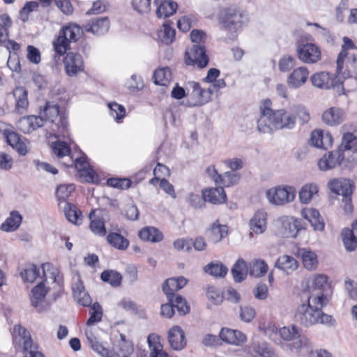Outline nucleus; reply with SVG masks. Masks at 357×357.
<instances>
[{
    "label": "nucleus",
    "instance_id": "f257e3e1",
    "mask_svg": "<svg viewBox=\"0 0 357 357\" xmlns=\"http://www.w3.org/2000/svg\"><path fill=\"white\" fill-rule=\"evenodd\" d=\"M296 124V117L292 108L273 110L272 102L266 99L260 105V116L257 120V130L263 133H273L280 129H292Z\"/></svg>",
    "mask_w": 357,
    "mask_h": 357
},
{
    "label": "nucleus",
    "instance_id": "f03ea898",
    "mask_svg": "<svg viewBox=\"0 0 357 357\" xmlns=\"http://www.w3.org/2000/svg\"><path fill=\"white\" fill-rule=\"evenodd\" d=\"M43 280L31 290V303L37 311L43 310V303L47 291L52 289L56 293L61 291L63 286V277L60 275L57 268L51 264H44L41 266Z\"/></svg>",
    "mask_w": 357,
    "mask_h": 357
},
{
    "label": "nucleus",
    "instance_id": "7ed1b4c3",
    "mask_svg": "<svg viewBox=\"0 0 357 357\" xmlns=\"http://www.w3.org/2000/svg\"><path fill=\"white\" fill-rule=\"evenodd\" d=\"M328 303V299L325 295L307 296L306 303H302L296 309V321L305 326L318 324L321 310Z\"/></svg>",
    "mask_w": 357,
    "mask_h": 357
},
{
    "label": "nucleus",
    "instance_id": "20e7f679",
    "mask_svg": "<svg viewBox=\"0 0 357 357\" xmlns=\"http://www.w3.org/2000/svg\"><path fill=\"white\" fill-rule=\"evenodd\" d=\"M242 17V11L236 6L224 8L219 11L218 23L220 28L227 32L229 39L234 40L236 38Z\"/></svg>",
    "mask_w": 357,
    "mask_h": 357
},
{
    "label": "nucleus",
    "instance_id": "39448f33",
    "mask_svg": "<svg viewBox=\"0 0 357 357\" xmlns=\"http://www.w3.org/2000/svg\"><path fill=\"white\" fill-rule=\"evenodd\" d=\"M296 190L291 185H278L266 190L268 202L275 206H284L292 202L296 197Z\"/></svg>",
    "mask_w": 357,
    "mask_h": 357
},
{
    "label": "nucleus",
    "instance_id": "423d86ee",
    "mask_svg": "<svg viewBox=\"0 0 357 357\" xmlns=\"http://www.w3.org/2000/svg\"><path fill=\"white\" fill-rule=\"evenodd\" d=\"M330 190L337 195L342 196V202L344 204L346 213H351L353 209L351 204L352 185L349 179L335 178L329 181Z\"/></svg>",
    "mask_w": 357,
    "mask_h": 357
},
{
    "label": "nucleus",
    "instance_id": "0eeeda50",
    "mask_svg": "<svg viewBox=\"0 0 357 357\" xmlns=\"http://www.w3.org/2000/svg\"><path fill=\"white\" fill-rule=\"evenodd\" d=\"M208 61L205 47L201 44H195L185 51V62L187 65L203 68L208 65Z\"/></svg>",
    "mask_w": 357,
    "mask_h": 357
},
{
    "label": "nucleus",
    "instance_id": "6e6552de",
    "mask_svg": "<svg viewBox=\"0 0 357 357\" xmlns=\"http://www.w3.org/2000/svg\"><path fill=\"white\" fill-rule=\"evenodd\" d=\"M280 224V232L283 237L294 238L298 232L303 228L300 219L291 216H282L278 219Z\"/></svg>",
    "mask_w": 357,
    "mask_h": 357
},
{
    "label": "nucleus",
    "instance_id": "1a4fd4ad",
    "mask_svg": "<svg viewBox=\"0 0 357 357\" xmlns=\"http://www.w3.org/2000/svg\"><path fill=\"white\" fill-rule=\"evenodd\" d=\"M298 58L305 63H315L321 58L320 48L313 43L301 44L297 46Z\"/></svg>",
    "mask_w": 357,
    "mask_h": 357
},
{
    "label": "nucleus",
    "instance_id": "9d476101",
    "mask_svg": "<svg viewBox=\"0 0 357 357\" xmlns=\"http://www.w3.org/2000/svg\"><path fill=\"white\" fill-rule=\"evenodd\" d=\"M327 276L323 274L314 275L307 278L303 285V292L307 296L324 294V287L327 284Z\"/></svg>",
    "mask_w": 357,
    "mask_h": 357
},
{
    "label": "nucleus",
    "instance_id": "9b49d317",
    "mask_svg": "<svg viewBox=\"0 0 357 357\" xmlns=\"http://www.w3.org/2000/svg\"><path fill=\"white\" fill-rule=\"evenodd\" d=\"M63 64L66 74L70 77L77 75L84 69L82 56L78 53H67L63 59Z\"/></svg>",
    "mask_w": 357,
    "mask_h": 357
},
{
    "label": "nucleus",
    "instance_id": "f8f14e48",
    "mask_svg": "<svg viewBox=\"0 0 357 357\" xmlns=\"http://www.w3.org/2000/svg\"><path fill=\"white\" fill-rule=\"evenodd\" d=\"M343 160L342 150L337 149L323 155L318 162V166L320 170L327 171L335 168L337 165L342 166Z\"/></svg>",
    "mask_w": 357,
    "mask_h": 357
},
{
    "label": "nucleus",
    "instance_id": "ddd939ff",
    "mask_svg": "<svg viewBox=\"0 0 357 357\" xmlns=\"http://www.w3.org/2000/svg\"><path fill=\"white\" fill-rule=\"evenodd\" d=\"M13 339V344L17 349L29 351L32 348V340L29 332L20 325L15 326Z\"/></svg>",
    "mask_w": 357,
    "mask_h": 357
},
{
    "label": "nucleus",
    "instance_id": "4468645a",
    "mask_svg": "<svg viewBox=\"0 0 357 357\" xmlns=\"http://www.w3.org/2000/svg\"><path fill=\"white\" fill-rule=\"evenodd\" d=\"M86 336L90 347L101 357H120L113 348L109 349L102 342H99L91 330L86 331Z\"/></svg>",
    "mask_w": 357,
    "mask_h": 357
},
{
    "label": "nucleus",
    "instance_id": "2eb2a0df",
    "mask_svg": "<svg viewBox=\"0 0 357 357\" xmlns=\"http://www.w3.org/2000/svg\"><path fill=\"white\" fill-rule=\"evenodd\" d=\"M310 80L314 86L321 89H330L336 84V77L334 75L326 71L313 74Z\"/></svg>",
    "mask_w": 357,
    "mask_h": 357
},
{
    "label": "nucleus",
    "instance_id": "dca6fc26",
    "mask_svg": "<svg viewBox=\"0 0 357 357\" xmlns=\"http://www.w3.org/2000/svg\"><path fill=\"white\" fill-rule=\"evenodd\" d=\"M187 282L188 280L183 276L166 280L162 284V290L170 303H172L175 293L182 289Z\"/></svg>",
    "mask_w": 357,
    "mask_h": 357
},
{
    "label": "nucleus",
    "instance_id": "f3484780",
    "mask_svg": "<svg viewBox=\"0 0 357 357\" xmlns=\"http://www.w3.org/2000/svg\"><path fill=\"white\" fill-rule=\"evenodd\" d=\"M188 85L192 89L190 96L193 100L192 106H202L210 102V92L205 91L198 82H190Z\"/></svg>",
    "mask_w": 357,
    "mask_h": 357
},
{
    "label": "nucleus",
    "instance_id": "a211bd4d",
    "mask_svg": "<svg viewBox=\"0 0 357 357\" xmlns=\"http://www.w3.org/2000/svg\"><path fill=\"white\" fill-rule=\"evenodd\" d=\"M13 96L15 100L13 112L18 114L25 113L29 104L27 90L23 86L16 87L13 91Z\"/></svg>",
    "mask_w": 357,
    "mask_h": 357
},
{
    "label": "nucleus",
    "instance_id": "6ab92c4d",
    "mask_svg": "<svg viewBox=\"0 0 357 357\" xmlns=\"http://www.w3.org/2000/svg\"><path fill=\"white\" fill-rule=\"evenodd\" d=\"M346 118L345 112L339 107H331L322 114L323 122L330 126H335L342 123Z\"/></svg>",
    "mask_w": 357,
    "mask_h": 357
},
{
    "label": "nucleus",
    "instance_id": "aec40b11",
    "mask_svg": "<svg viewBox=\"0 0 357 357\" xmlns=\"http://www.w3.org/2000/svg\"><path fill=\"white\" fill-rule=\"evenodd\" d=\"M70 161L71 164L68 165H74L79 172L80 176L82 177L85 181L88 183H93L94 181L96 174L90 167L85 157L77 158L75 161L71 159Z\"/></svg>",
    "mask_w": 357,
    "mask_h": 357
},
{
    "label": "nucleus",
    "instance_id": "412c9836",
    "mask_svg": "<svg viewBox=\"0 0 357 357\" xmlns=\"http://www.w3.org/2000/svg\"><path fill=\"white\" fill-rule=\"evenodd\" d=\"M309 71L305 66L295 68L288 76L287 82L289 87L297 89L303 85L307 80Z\"/></svg>",
    "mask_w": 357,
    "mask_h": 357
},
{
    "label": "nucleus",
    "instance_id": "4be33fe9",
    "mask_svg": "<svg viewBox=\"0 0 357 357\" xmlns=\"http://www.w3.org/2000/svg\"><path fill=\"white\" fill-rule=\"evenodd\" d=\"M44 119L42 116H26L20 119L17 122V128L24 133H30L36 129L42 127Z\"/></svg>",
    "mask_w": 357,
    "mask_h": 357
},
{
    "label": "nucleus",
    "instance_id": "5701e85b",
    "mask_svg": "<svg viewBox=\"0 0 357 357\" xmlns=\"http://www.w3.org/2000/svg\"><path fill=\"white\" fill-rule=\"evenodd\" d=\"M310 143L317 148L327 149L332 145L333 137L328 132L315 130L310 135Z\"/></svg>",
    "mask_w": 357,
    "mask_h": 357
},
{
    "label": "nucleus",
    "instance_id": "b1692460",
    "mask_svg": "<svg viewBox=\"0 0 357 357\" xmlns=\"http://www.w3.org/2000/svg\"><path fill=\"white\" fill-rule=\"evenodd\" d=\"M204 201L212 204H221L227 199L226 193L222 187L204 189L202 191Z\"/></svg>",
    "mask_w": 357,
    "mask_h": 357
},
{
    "label": "nucleus",
    "instance_id": "393cba45",
    "mask_svg": "<svg viewBox=\"0 0 357 357\" xmlns=\"http://www.w3.org/2000/svg\"><path fill=\"white\" fill-rule=\"evenodd\" d=\"M168 342L174 350H181L185 347V333L180 326H174L169 330Z\"/></svg>",
    "mask_w": 357,
    "mask_h": 357
},
{
    "label": "nucleus",
    "instance_id": "a878e982",
    "mask_svg": "<svg viewBox=\"0 0 357 357\" xmlns=\"http://www.w3.org/2000/svg\"><path fill=\"white\" fill-rule=\"evenodd\" d=\"M219 336L222 341L230 344L240 345L246 341V336L241 331L227 328H222Z\"/></svg>",
    "mask_w": 357,
    "mask_h": 357
},
{
    "label": "nucleus",
    "instance_id": "bb28decb",
    "mask_svg": "<svg viewBox=\"0 0 357 357\" xmlns=\"http://www.w3.org/2000/svg\"><path fill=\"white\" fill-rule=\"evenodd\" d=\"M86 31L96 35H102L109 29L108 17H95L89 22L84 26Z\"/></svg>",
    "mask_w": 357,
    "mask_h": 357
},
{
    "label": "nucleus",
    "instance_id": "cd10ccee",
    "mask_svg": "<svg viewBox=\"0 0 357 357\" xmlns=\"http://www.w3.org/2000/svg\"><path fill=\"white\" fill-rule=\"evenodd\" d=\"M248 349V353L253 357H276L273 349L263 341L253 342Z\"/></svg>",
    "mask_w": 357,
    "mask_h": 357
},
{
    "label": "nucleus",
    "instance_id": "c85d7f7f",
    "mask_svg": "<svg viewBox=\"0 0 357 357\" xmlns=\"http://www.w3.org/2000/svg\"><path fill=\"white\" fill-rule=\"evenodd\" d=\"M267 213L264 209L258 210L250 220V229L256 234L264 233L266 229Z\"/></svg>",
    "mask_w": 357,
    "mask_h": 357
},
{
    "label": "nucleus",
    "instance_id": "c756f323",
    "mask_svg": "<svg viewBox=\"0 0 357 357\" xmlns=\"http://www.w3.org/2000/svg\"><path fill=\"white\" fill-rule=\"evenodd\" d=\"M341 235L346 250L354 251L357 247V220L352 224L351 229H343Z\"/></svg>",
    "mask_w": 357,
    "mask_h": 357
},
{
    "label": "nucleus",
    "instance_id": "7c9ffc66",
    "mask_svg": "<svg viewBox=\"0 0 357 357\" xmlns=\"http://www.w3.org/2000/svg\"><path fill=\"white\" fill-rule=\"evenodd\" d=\"M147 341L149 353L143 351L140 353V357H168V354L163 350V346L155 336L150 335Z\"/></svg>",
    "mask_w": 357,
    "mask_h": 357
},
{
    "label": "nucleus",
    "instance_id": "2f4dec72",
    "mask_svg": "<svg viewBox=\"0 0 357 357\" xmlns=\"http://www.w3.org/2000/svg\"><path fill=\"white\" fill-rule=\"evenodd\" d=\"M275 266L282 270L287 274H290L296 271L298 266L297 260L289 255H282L278 257L275 263Z\"/></svg>",
    "mask_w": 357,
    "mask_h": 357
},
{
    "label": "nucleus",
    "instance_id": "473e14b6",
    "mask_svg": "<svg viewBox=\"0 0 357 357\" xmlns=\"http://www.w3.org/2000/svg\"><path fill=\"white\" fill-rule=\"evenodd\" d=\"M158 6L156 14L159 17H167L172 15L176 10L177 3L172 1L155 0Z\"/></svg>",
    "mask_w": 357,
    "mask_h": 357
},
{
    "label": "nucleus",
    "instance_id": "72a5a7b5",
    "mask_svg": "<svg viewBox=\"0 0 357 357\" xmlns=\"http://www.w3.org/2000/svg\"><path fill=\"white\" fill-rule=\"evenodd\" d=\"M355 47L352 40L348 37L343 38V45L336 61V74L340 75L343 69L344 61L348 56L347 50L354 49Z\"/></svg>",
    "mask_w": 357,
    "mask_h": 357
},
{
    "label": "nucleus",
    "instance_id": "f704fd0d",
    "mask_svg": "<svg viewBox=\"0 0 357 357\" xmlns=\"http://www.w3.org/2000/svg\"><path fill=\"white\" fill-rule=\"evenodd\" d=\"M231 271L234 281L241 282L246 278L249 268L246 262L243 259H239L236 261Z\"/></svg>",
    "mask_w": 357,
    "mask_h": 357
},
{
    "label": "nucleus",
    "instance_id": "c9c22d12",
    "mask_svg": "<svg viewBox=\"0 0 357 357\" xmlns=\"http://www.w3.org/2000/svg\"><path fill=\"white\" fill-rule=\"evenodd\" d=\"M227 227L220 225L218 221L214 222L208 231V238L211 242H220L227 234Z\"/></svg>",
    "mask_w": 357,
    "mask_h": 357
},
{
    "label": "nucleus",
    "instance_id": "e433bc0d",
    "mask_svg": "<svg viewBox=\"0 0 357 357\" xmlns=\"http://www.w3.org/2000/svg\"><path fill=\"white\" fill-rule=\"evenodd\" d=\"M318 191L319 188L314 183H307L304 185L298 193L300 202L304 204L310 203L313 195H316Z\"/></svg>",
    "mask_w": 357,
    "mask_h": 357
},
{
    "label": "nucleus",
    "instance_id": "4c0bfd02",
    "mask_svg": "<svg viewBox=\"0 0 357 357\" xmlns=\"http://www.w3.org/2000/svg\"><path fill=\"white\" fill-rule=\"evenodd\" d=\"M241 176L238 173L234 172H227L221 176H217L215 184L222 185L221 187H229L238 183Z\"/></svg>",
    "mask_w": 357,
    "mask_h": 357
},
{
    "label": "nucleus",
    "instance_id": "58836bf2",
    "mask_svg": "<svg viewBox=\"0 0 357 357\" xmlns=\"http://www.w3.org/2000/svg\"><path fill=\"white\" fill-rule=\"evenodd\" d=\"M139 236L142 240L151 242H160L163 238L162 234L155 227H146L141 229Z\"/></svg>",
    "mask_w": 357,
    "mask_h": 357
},
{
    "label": "nucleus",
    "instance_id": "ea45409f",
    "mask_svg": "<svg viewBox=\"0 0 357 357\" xmlns=\"http://www.w3.org/2000/svg\"><path fill=\"white\" fill-rule=\"evenodd\" d=\"M204 271L214 277L223 278L227 272L228 268L220 261H213L204 266Z\"/></svg>",
    "mask_w": 357,
    "mask_h": 357
},
{
    "label": "nucleus",
    "instance_id": "a19ab883",
    "mask_svg": "<svg viewBox=\"0 0 357 357\" xmlns=\"http://www.w3.org/2000/svg\"><path fill=\"white\" fill-rule=\"evenodd\" d=\"M22 222V216L17 212H12L9 218L1 225V229L11 232L16 230L20 225Z\"/></svg>",
    "mask_w": 357,
    "mask_h": 357
},
{
    "label": "nucleus",
    "instance_id": "79ce46f5",
    "mask_svg": "<svg viewBox=\"0 0 357 357\" xmlns=\"http://www.w3.org/2000/svg\"><path fill=\"white\" fill-rule=\"evenodd\" d=\"M96 212V210H92L89 215L91 220L90 228L94 234L103 236L106 234L105 223L102 219L95 218Z\"/></svg>",
    "mask_w": 357,
    "mask_h": 357
},
{
    "label": "nucleus",
    "instance_id": "37998d69",
    "mask_svg": "<svg viewBox=\"0 0 357 357\" xmlns=\"http://www.w3.org/2000/svg\"><path fill=\"white\" fill-rule=\"evenodd\" d=\"M249 273L255 278H259L264 275L268 271V265L261 259H255L252 261L249 265Z\"/></svg>",
    "mask_w": 357,
    "mask_h": 357
},
{
    "label": "nucleus",
    "instance_id": "c03bdc74",
    "mask_svg": "<svg viewBox=\"0 0 357 357\" xmlns=\"http://www.w3.org/2000/svg\"><path fill=\"white\" fill-rule=\"evenodd\" d=\"M45 121H50L54 123L58 119L59 114V109L57 105L47 102L43 112L40 113Z\"/></svg>",
    "mask_w": 357,
    "mask_h": 357
},
{
    "label": "nucleus",
    "instance_id": "a18cd8bd",
    "mask_svg": "<svg viewBox=\"0 0 357 357\" xmlns=\"http://www.w3.org/2000/svg\"><path fill=\"white\" fill-rule=\"evenodd\" d=\"M337 149L342 150V155H344V150H351L352 151H357V137L352 132H347L342 136V143Z\"/></svg>",
    "mask_w": 357,
    "mask_h": 357
},
{
    "label": "nucleus",
    "instance_id": "49530a36",
    "mask_svg": "<svg viewBox=\"0 0 357 357\" xmlns=\"http://www.w3.org/2000/svg\"><path fill=\"white\" fill-rule=\"evenodd\" d=\"M153 78L157 85L167 86L172 79V73L169 68H162L154 72Z\"/></svg>",
    "mask_w": 357,
    "mask_h": 357
},
{
    "label": "nucleus",
    "instance_id": "de8ad7c7",
    "mask_svg": "<svg viewBox=\"0 0 357 357\" xmlns=\"http://www.w3.org/2000/svg\"><path fill=\"white\" fill-rule=\"evenodd\" d=\"M64 212L66 218L75 225H79L82 221L81 212L77 207L68 202H66L64 207Z\"/></svg>",
    "mask_w": 357,
    "mask_h": 357
},
{
    "label": "nucleus",
    "instance_id": "09e8293b",
    "mask_svg": "<svg viewBox=\"0 0 357 357\" xmlns=\"http://www.w3.org/2000/svg\"><path fill=\"white\" fill-rule=\"evenodd\" d=\"M302 261L304 267L309 270L313 271L318 266V259L317 255L310 250H303L301 251Z\"/></svg>",
    "mask_w": 357,
    "mask_h": 357
},
{
    "label": "nucleus",
    "instance_id": "8fccbe9b",
    "mask_svg": "<svg viewBox=\"0 0 357 357\" xmlns=\"http://www.w3.org/2000/svg\"><path fill=\"white\" fill-rule=\"evenodd\" d=\"M108 243L116 249L124 250L129 245V241L121 234L112 232L107 237Z\"/></svg>",
    "mask_w": 357,
    "mask_h": 357
},
{
    "label": "nucleus",
    "instance_id": "3c124183",
    "mask_svg": "<svg viewBox=\"0 0 357 357\" xmlns=\"http://www.w3.org/2000/svg\"><path fill=\"white\" fill-rule=\"evenodd\" d=\"M20 275L24 282H33L40 276V269L34 264H29L26 266Z\"/></svg>",
    "mask_w": 357,
    "mask_h": 357
},
{
    "label": "nucleus",
    "instance_id": "603ef678",
    "mask_svg": "<svg viewBox=\"0 0 357 357\" xmlns=\"http://www.w3.org/2000/svg\"><path fill=\"white\" fill-rule=\"evenodd\" d=\"M60 31L62 33L63 36L67 38L70 43L76 42L82 33L79 26L73 24L63 27Z\"/></svg>",
    "mask_w": 357,
    "mask_h": 357
},
{
    "label": "nucleus",
    "instance_id": "864d4df0",
    "mask_svg": "<svg viewBox=\"0 0 357 357\" xmlns=\"http://www.w3.org/2000/svg\"><path fill=\"white\" fill-rule=\"evenodd\" d=\"M100 278L113 287L119 286L122 279L121 275L114 271H105L101 273Z\"/></svg>",
    "mask_w": 357,
    "mask_h": 357
},
{
    "label": "nucleus",
    "instance_id": "5fc2aeb1",
    "mask_svg": "<svg viewBox=\"0 0 357 357\" xmlns=\"http://www.w3.org/2000/svg\"><path fill=\"white\" fill-rule=\"evenodd\" d=\"M90 317L86 321L87 326H91L95 323L101 321L102 317V310L98 303H93L89 309Z\"/></svg>",
    "mask_w": 357,
    "mask_h": 357
},
{
    "label": "nucleus",
    "instance_id": "6e6d98bb",
    "mask_svg": "<svg viewBox=\"0 0 357 357\" xmlns=\"http://www.w3.org/2000/svg\"><path fill=\"white\" fill-rule=\"evenodd\" d=\"M52 150L53 153L58 158H63L69 155L70 153V148L65 142L57 141L52 144Z\"/></svg>",
    "mask_w": 357,
    "mask_h": 357
},
{
    "label": "nucleus",
    "instance_id": "4d7b16f0",
    "mask_svg": "<svg viewBox=\"0 0 357 357\" xmlns=\"http://www.w3.org/2000/svg\"><path fill=\"white\" fill-rule=\"evenodd\" d=\"M176 31L169 25L164 24L163 28L158 31V37L162 42L169 44L173 42L175 38Z\"/></svg>",
    "mask_w": 357,
    "mask_h": 357
},
{
    "label": "nucleus",
    "instance_id": "13d9d810",
    "mask_svg": "<svg viewBox=\"0 0 357 357\" xmlns=\"http://www.w3.org/2000/svg\"><path fill=\"white\" fill-rule=\"evenodd\" d=\"M69 43L70 42L67 40V38L63 36L60 31L57 39L53 43V46L57 54L63 55L69 47Z\"/></svg>",
    "mask_w": 357,
    "mask_h": 357
},
{
    "label": "nucleus",
    "instance_id": "bf43d9fd",
    "mask_svg": "<svg viewBox=\"0 0 357 357\" xmlns=\"http://www.w3.org/2000/svg\"><path fill=\"white\" fill-rule=\"evenodd\" d=\"M278 333L286 341L293 340L299 337V331L294 326L291 327H282L279 329Z\"/></svg>",
    "mask_w": 357,
    "mask_h": 357
},
{
    "label": "nucleus",
    "instance_id": "052dcab7",
    "mask_svg": "<svg viewBox=\"0 0 357 357\" xmlns=\"http://www.w3.org/2000/svg\"><path fill=\"white\" fill-rule=\"evenodd\" d=\"M110 109V114L117 121L123 119L126 114V109L123 106L116 102H110L108 104Z\"/></svg>",
    "mask_w": 357,
    "mask_h": 357
},
{
    "label": "nucleus",
    "instance_id": "680f3d73",
    "mask_svg": "<svg viewBox=\"0 0 357 357\" xmlns=\"http://www.w3.org/2000/svg\"><path fill=\"white\" fill-rule=\"evenodd\" d=\"M296 65V60L294 57L285 55L282 56L278 62V68L282 72L290 70Z\"/></svg>",
    "mask_w": 357,
    "mask_h": 357
},
{
    "label": "nucleus",
    "instance_id": "e2e57ef3",
    "mask_svg": "<svg viewBox=\"0 0 357 357\" xmlns=\"http://www.w3.org/2000/svg\"><path fill=\"white\" fill-rule=\"evenodd\" d=\"M299 340L293 343L294 347L297 349H305L307 356L308 357V351L313 349V345L309 338L305 336H300Z\"/></svg>",
    "mask_w": 357,
    "mask_h": 357
},
{
    "label": "nucleus",
    "instance_id": "0e129e2a",
    "mask_svg": "<svg viewBox=\"0 0 357 357\" xmlns=\"http://www.w3.org/2000/svg\"><path fill=\"white\" fill-rule=\"evenodd\" d=\"M126 84L129 90L132 91H138L144 87L142 79L137 75H132Z\"/></svg>",
    "mask_w": 357,
    "mask_h": 357
},
{
    "label": "nucleus",
    "instance_id": "69168bd1",
    "mask_svg": "<svg viewBox=\"0 0 357 357\" xmlns=\"http://www.w3.org/2000/svg\"><path fill=\"white\" fill-rule=\"evenodd\" d=\"M174 307L181 314H185L189 312L190 307L188 305L186 301L181 296H176L173 298Z\"/></svg>",
    "mask_w": 357,
    "mask_h": 357
},
{
    "label": "nucleus",
    "instance_id": "338daca9",
    "mask_svg": "<svg viewBox=\"0 0 357 357\" xmlns=\"http://www.w3.org/2000/svg\"><path fill=\"white\" fill-rule=\"evenodd\" d=\"M33 164L35 165L36 169L38 172H45L53 175H55L58 173L56 168L46 162H42L39 160H34Z\"/></svg>",
    "mask_w": 357,
    "mask_h": 357
},
{
    "label": "nucleus",
    "instance_id": "774afa93",
    "mask_svg": "<svg viewBox=\"0 0 357 357\" xmlns=\"http://www.w3.org/2000/svg\"><path fill=\"white\" fill-rule=\"evenodd\" d=\"M119 354L120 357H129L134 351L133 344L130 342H119Z\"/></svg>",
    "mask_w": 357,
    "mask_h": 357
}]
</instances>
